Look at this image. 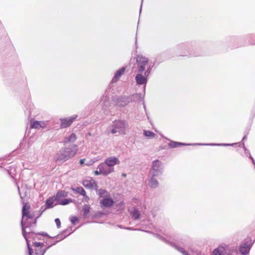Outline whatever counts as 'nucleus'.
<instances>
[{
  "mask_svg": "<svg viewBox=\"0 0 255 255\" xmlns=\"http://www.w3.org/2000/svg\"><path fill=\"white\" fill-rule=\"evenodd\" d=\"M29 205L24 204L22 207V217L21 225L23 236L26 238H27V236L26 235V229L35 225L36 223V219H34V216L33 214L29 212Z\"/></svg>",
  "mask_w": 255,
  "mask_h": 255,
  "instance_id": "nucleus-1",
  "label": "nucleus"
},
{
  "mask_svg": "<svg viewBox=\"0 0 255 255\" xmlns=\"http://www.w3.org/2000/svg\"><path fill=\"white\" fill-rule=\"evenodd\" d=\"M77 147L75 145H71L67 148L61 149L57 153L56 159L57 160L65 161L74 156L77 151Z\"/></svg>",
  "mask_w": 255,
  "mask_h": 255,
  "instance_id": "nucleus-2",
  "label": "nucleus"
},
{
  "mask_svg": "<svg viewBox=\"0 0 255 255\" xmlns=\"http://www.w3.org/2000/svg\"><path fill=\"white\" fill-rule=\"evenodd\" d=\"M128 123L124 120H115L112 122L109 130L112 134H126Z\"/></svg>",
  "mask_w": 255,
  "mask_h": 255,
  "instance_id": "nucleus-3",
  "label": "nucleus"
},
{
  "mask_svg": "<svg viewBox=\"0 0 255 255\" xmlns=\"http://www.w3.org/2000/svg\"><path fill=\"white\" fill-rule=\"evenodd\" d=\"M137 71L144 73L145 75H148L150 72V66L148 65V59L144 56L138 55L136 57Z\"/></svg>",
  "mask_w": 255,
  "mask_h": 255,
  "instance_id": "nucleus-4",
  "label": "nucleus"
},
{
  "mask_svg": "<svg viewBox=\"0 0 255 255\" xmlns=\"http://www.w3.org/2000/svg\"><path fill=\"white\" fill-rule=\"evenodd\" d=\"M163 172L162 163L158 160L152 161L149 175L150 176L155 177L160 175Z\"/></svg>",
  "mask_w": 255,
  "mask_h": 255,
  "instance_id": "nucleus-5",
  "label": "nucleus"
},
{
  "mask_svg": "<svg viewBox=\"0 0 255 255\" xmlns=\"http://www.w3.org/2000/svg\"><path fill=\"white\" fill-rule=\"evenodd\" d=\"M97 169L100 170L104 175H107L114 171V168L109 167L105 162L99 164Z\"/></svg>",
  "mask_w": 255,
  "mask_h": 255,
  "instance_id": "nucleus-6",
  "label": "nucleus"
},
{
  "mask_svg": "<svg viewBox=\"0 0 255 255\" xmlns=\"http://www.w3.org/2000/svg\"><path fill=\"white\" fill-rule=\"evenodd\" d=\"M47 126V122L34 121L30 122V127L32 128L43 129L45 128Z\"/></svg>",
  "mask_w": 255,
  "mask_h": 255,
  "instance_id": "nucleus-7",
  "label": "nucleus"
},
{
  "mask_svg": "<svg viewBox=\"0 0 255 255\" xmlns=\"http://www.w3.org/2000/svg\"><path fill=\"white\" fill-rule=\"evenodd\" d=\"M83 185L85 188L88 189H97L98 188L95 181L91 178L84 180L83 181Z\"/></svg>",
  "mask_w": 255,
  "mask_h": 255,
  "instance_id": "nucleus-8",
  "label": "nucleus"
},
{
  "mask_svg": "<svg viewBox=\"0 0 255 255\" xmlns=\"http://www.w3.org/2000/svg\"><path fill=\"white\" fill-rule=\"evenodd\" d=\"M139 73L136 74L135 80L136 84L138 85L145 84L147 82L146 77L148 75H145L144 73Z\"/></svg>",
  "mask_w": 255,
  "mask_h": 255,
  "instance_id": "nucleus-9",
  "label": "nucleus"
},
{
  "mask_svg": "<svg viewBox=\"0 0 255 255\" xmlns=\"http://www.w3.org/2000/svg\"><path fill=\"white\" fill-rule=\"evenodd\" d=\"M26 235L27 236V238H24L27 243V246L29 251V255H33V252L32 249L29 246V239H33V240L35 239L36 235L33 233V232H31L30 231H27L26 230Z\"/></svg>",
  "mask_w": 255,
  "mask_h": 255,
  "instance_id": "nucleus-10",
  "label": "nucleus"
},
{
  "mask_svg": "<svg viewBox=\"0 0 255 255\" xmlns=\"http://www.w3.org/2000/svg\"><path fill=\"white\" fill-rule=\"evenodd\" d=\"M76 118V116L68 119H61V128H66L70 126Z\"/></svg>",
  "mask_w": 255,
  "mask_h": 255,
  "instance_id": "nucleus-11",
  "label": "nucleus"
},
{
  "mask_svg": "<svg viewBox=\"0 0 255 255\" xmlns=\"http://www.w3.org/2000/svg\"><path fill=\"white\" fill-rule=\"evenodd\" d=\"M104 162L109 167L113 168L114 166L120 163V161L118 158L112 156L107 158Z\"/></svg>",
  "mask_w": 255,
  "mask_h": 255,
  "instance_id": "nucleus-12",
  "label": "nucleus"
},
{
  "mask_svg": "<svg viewBox=\"0 0 255 255\" xmlns=\"http://www.w3.org/2000/svg\"><path fill=\"white\" fill-rule=\"evenodd\" d=\"M56 204H58V201L55 196L49 198L47 200L46 202V206L47 208H52Z\"/></svg>",
  "mask_w": 255,
  "mask_h": 255,
  "instance_id": "nucleus-13",
  "label": "nucleus"
},
{
  "mask_svg": "<svg viewBox=\"0 0 255 255\" xmlns=\"http://www.w3.org/2000/svg\"><path fill=\"white\" fill-rule=\"evenodd\" d=\"M250 246L247 243H244L240 246V251L242 255H247L250 250Z\"/></svg>",
  "mask_w": 255,
  "mask_h": 255,
  "instance_id": "nucleus-14",
  "label": "nucleus"
},
{
  "mask_svg": "<svg viewBox=\"0 0 255 255\" xmlns=\"http://www.w3.org/2000/svg\"><path fill=\"white\" fill-rule=\"evenodd\" d=\"M100 203L105 207H110L114 204V201L110 198L106 197L101 201Z\"/></svg>",
  "mask_w": 255,
  "mask_h": 255,
  "instance_id": "nucleus-15",
  "label": "nucleus"
},
{
  "mask_svg": "<svg viewBox=\"0 0 255 255\" xmlns=\"http://www.w3.org/2000/svg\"><path fill=\"white\" fill-rule=\"evenodd\" d=\"M125 71V68H122L120 69V70H118L114 76V77L113 78L112 82L113 83L117 82L119 79H120V77L124 73V72Z\"/></svg>",
  "mask_w": 255,
  "mask_h": 255,
  "instance_id": "nucleus-16",
  "label": "nucleus"
},
{
  "mask_svg": "<svg viewBox=\"0 0 255 255\" xmlns=\"http://www.w3.org/2000/svg\"><path fill=\"white\" fill-rule=\"evenodd\" d=\"M225 249L223 247H219L215 249L213 252V255H223L224 254Z\"/></svg>",
  "mask_w": 255,
  "mask_h": 255,
  "instance_id": "nucleus-17",
  "label": "nucleus"
},
{
  "mask_svg": "<svg viewBox=\"0 0 255 255\" xmlns=\"http://www.w3.org/2000/svg\"><path fill=\"white\" fill-rule=\"evenodd\" d=\"M154 177L151 176L149 181V185L150 187L155 188L158 186V182L154 178Z\"/></svg>",
  "mask_w": 255,
  "mask_h": 255,
  "instance_id": "nucleus-18",
  "label": "nucleus"
},
{
  "mask_svg": "<svg viewBox=\"0 0 255 255\" xmlns=\"http://www.w3.org/2000/svg\"><path fill=\"white\" fill-rule=\"evenodd\" d=\"M97 190V193L98 194L100 197H108L109 193L105 189H101L99 190L96 189Z\"/></svg>",
  "mask_w": 255,
  "mask_h": 255,
  "instance_id": "nucleus-19",
  "label": "nucleus"
},
{
  "mask_svg": "<svg viewBox=\"0 0 255 255\" xmlns=\"http://www.w3.org/2000/svg\"><path fill=\"white\" fill-rule=\"evenodd\" d=\"M68 195V193L67 192L65 191H59L57 192V193L56 194V196H55L58 202L59 201V200H60V198H62V197H67Z\"/></svg>",
  "mask_w": 255,
  "mask_h": 255,
  "instance_id": "nucleus-20",
  "label": "nucleus"
},
{
  "mask_svg": "<svg viewBox=\"0 0 255 255\" xmlns=\"http://www.w3.org/2000/svg\"><path fill=\"white\" fill-rule=\"evenodd\" d=\"M90 206L88 205H85L83 208V217L84 218H87L88 216V215L90 211Z\"/></svg>",
  "mask_w": 255,
  "mask_h": 255,
  "instance_id": "nucleus-21",
  "label": "nucleus"
},
{
  "mask_svg": "<svg viewBox=\"0 0 255 255\" xmlns=\"http://www.w3.org/2000/svg\"><path fill=\"white\" fill-rule=\"evenodd\" d=\"M76 140V136L75 134L72 133L69 136L65 137L64 142L68 143L69 142H73Z\"/></svg>",
  "mask_w": 255,
  "mask_h": 255,
  "instance_id": "nucleus-22",
  "label": "nucleus"
},
{
  "mask_svg": "<svg viewBox=\"0 0 255 255\" xmlns=\"http://www.w3.org/2000/svg\"><path fill=\"white\" fill-rule=\"evenodd\" d=\"M140 212L136 209H134L133 211L131 213L132 218L134 220H137L140 217Z\"/></svg>",
  "mask_w": 255,
  "mask_h": 255,
  "instance_id": "nucleus-23",
  "label": "nucleus"
},
{
  "mask_svg": "<svg viewBox=\"0 0 255 255\" xmlns=\"http://www.w3.org/2000/svg\"><path fill=\"white\" fill-rule=\"evenodd\" d=\"M144 135L150 138H154L155 137V134L152 131H151L150 130H144L143 131Z\"/></svg>",
  "mask_w": 255,
  "mask_h": 255,
  "instance_id": "nucleus-24",
  "label": "nucleus"
},
{
  "mask_svg": "<svg viewBox=\"0 0 255 255\" xmlns=\"http://www.w3.org/2000/svg\"><path fill=\"white\" fill-rule=\"evenodd\" d=\"M72 202V200L71 199H65L62 201L59 200L58 202V204L62 205H66Z\"/></svg>",
  "mask_w": 255,
  "mask_h": 255,
  "instance_id": "nucleus-25",
  "label": "nucleus"
},
{
  "mask_svg": "<svg viewBox=\"0 0 255 255\" xmlns=\"http://www.w3.org/2000/svg\"><path fill=\"white\" fill-rule=\"evenodd\" d=\"M73 190L74 191H75L76 192H77V193H80V194H81L82 195H85V194H86V192L84 190V189L81 187H77L76 189H73Z\"/></svg>",
  "mask_w": 255,
  "mask_h": 255,
  "instance_id": "nucleus-26",
  "label": "nucleus"
},
{
  "mask_svg": "<svg viewBox=\"0 0 255 255\" xmlns=\"http://www.w3.org/2000/svg\"><path fill=\"white\" fill-rule=\"evenodd\" d=\"M175 248L178 251H179L183 255H190L183 248H179L176 246H175Z\"/></svg>",
  "mask_w": 255,
  "mask_h": 255,
  "instance_id": "nucleus-27",
  "label": "nucleus"
},
{
  "mask_svg": "<svg viewBox=\"0 0 255 255\" xmlns=\"http://www.w3.org/2000/svg\"><path fill=\"white\" fill-rule=\"evenodd\" d=\"M180 145H185V144L181 142H172L170 143V145L171 147L175 148L178 147Z\"/></svg>",
  "mask_w": 255,
  "mask_h": 255,
  "instance_id": "nucleus-28",
  "label": "nucleus"
},
{
  "mask_svg": "<svg viewBox=\"0 0 255 255\" xmlns=\"http://www.w3.org/2000/svg\"><path fill=\"white\" fill-rule=\"evenodd\" d=\"M46 251V249L35 250V254H41V255H43Z\"/></svg>",
  "mask_w": 255,
  "mask_h": 255,
  "instance_id": "nucleus-29",
  "label": "nucleus"
},
{
  "mask_svg": "<svg viewBox=\"0 0 255 255\" xmlns=\"http://www.w3.org/2000/svg\"><path fill=\"white\" fill-rule=\"evenodd\" d=\"M33 243V246L34 247H37V248H41L42 246H44V244L43 243H39V242H35L34 243Z\"/></svg>",
  "mask_w": 255,
  "mask_h": 255,
  "instance_id": "nucleus-30",
  "label": "nucleus"
},
{
  "mask_svg": "<svg viewBox=\"0 0 255 255\" xmlns=\"http://www.w3.org/2000/svg\"><path fill=\"white\" fill-rule=\"evenodd\" d=\"M78 220L77 217L75 216L71 217L70 218V221L73 224H75L76 222Z\"/></svg>",
  "mask_w": 255,
  "mask_h": 255,
  "instance_id": "nucleus-31",
  "label": "nucleus"
},
{
  "mask_svg": "<svg viewBox=\"0 0 255 255\" xmlns=\"http://www.w3.org/2000/svg\"><path fill=\"white\" fill-rule=\"evenodd\" d=\"M55 222L57 225V228H60L61 225V222L60 220L58 218H57L55 220Z\"/></svg>",
  "mask_w": 255,
  "mask_h": 255,
  "instance_id": "nucleus-32",
  "label": "nucleus"
},
{
  "mask_svg": "<svg viewBox=\"0 0 255 255\" xmlns=\"http://www.w3.org/2000/svg\"><path fill=\"white\" fill-rule=\"evenodd\" d=\"M83 200L85 202H88L89 200V198L88 196H87L86 194H85V195H83Z\"/></svg>",
  "mask_w": 255,
  "mask_h": 255,
  "instance_id": "nucleus-33",
  "label": "nucleus"
},
{
  "mask_svg": "<svg viewBox=\"0 0 255 255\" xmlns=\"http://www.w3.org/2000/svg\"><path fill=\"white\" fill-rule=\"evenodd\" d=\"M233 144H226V143H224V144H217L218 145H224V146H229V145H232ZM209 145H216V144H210Z\"/></svg>",
  "mask_w": 255,
  "mask_h": 255,
  "instance_id": "nucleus-34",
  "label": "nucleus"
},
{
  "mask_svg": "<svg viewBox=\"0 0 255 255\" xmlns=\"http://www.w3.org/2000/svg\"><path fill=\"white\" fill-rule=\"evenodd\" d=\"M94 173L96 175H100V174H102V173L101 172V170H97L96 171H94Z\"/></svg>",
  "mask_w": 255,
  "mask_h": 255,
  "instance_id": "nucleus-35",
  "label": "nucleus"
},
{
  "mask_svg": "<svg viewBox=\"0 0 255 255\" xmlns=\"http://www.w3.org/2000/svg\"><path fill=\"white\" fill-rule=\"evenodd\" d=\"M85 160L84 159H81V160H80V164H82H82H84V163H85Z\"/></svg>",
  "mask_w": 255,
  "mask_h": 255,
  "instance_id": "nucleus-36",
  "label": "nucleus"
},
{
  "mask_svg": "<svg viewBox=\"0 0 255 255\" xmlns=\"http://www.w3.org/2000/svg\"><path fill=\"white\" fill-rule=\"evenodd\" d=\"M102 99H104L105 100H107V97H106V96H103V98H102Z\"/></svg>",
  "mask_w": 255,
  "mask_h": 255,
  "instance_id": "nucleus-37",
  "label": "nucleus"
},
{
  "mask_svg": "<svg viewBox=\"0 0 255 255\" xmlns=\"http://www.w3.org/2000/svg\"><path fill=\"white\" fill-rule=\"evenodd\" d=\"M126 105V103H124V104H120V106H125Z\"/></svg>",
  "mask_w": 255,
  "mask_h": 255,
  "instance_id": "nucleus-38",
  "label": "nucleus"
},
{
  "mask_svg": "<svg viewBox=\"0 0 255 255\" xmlns=\"http://www.w3.org/2000/svg\"><path fill=\"white\" fill-rule=\"evenodd\" d=\"M249 157L252 160L253 157L251 156V155L250 154Z\"/></svg>",
  "mask_w": 255,
  "mask_h": 255,
  "instance_id": "nucleus-39",
  "label": "nucleus"
},
{
  "mask_svg": "<svg viewBox=\"0 0 255 255\" xmlns=\"http://www.w3.org/2000/svg\"><path fill=\"white\" fill-rule=\"evenodd\" d=\"M41 235H42L43 236H47V234L46 233L44 234L43 233Z\"/></svg>",
  "mask_w": 255,
  "mask_h": 255,
  "instance_id": "nucleus-40",
  "label": "nucleus"
},
{
  "mask_svg": "<svg viewBox=\"0 0 255 255\" xmlns=\"http://www.w3.org/2000/svg\"><path fill=\"white\" fill-rule=\"evenodd\" d=\"M246 137L247 136H245L243 138V140H245V139H246Z\"/></svg>",
  "mask_w": 255,
  "mask_h": 255,
  "instance_id": "nucleus-41",
  "label": "nucleus"
},
{
  "mask_svg": "<svg viewBox=\"0 0 255 255\" xmlns=\"http://www.w3.org/2000/svg\"><path fill=\"white\" fill-rule=\"evenodd\" d=\"M142 6V4H141V6ZM140 8H141V7H140ZM141 9H140V12L141 11Z\"/></svg>",
  "mask_w": 255,
  "mask_h": 255,
  "instance_id": "nucleus-42",
  "label": "nucleus"
},
{
  "mask_svg": "<svg viewBox=\"0 0 255 255\" xmlns=\"http://www.w3.org/2000/svg\"><path fill=\"white\" fill-rule=\"evenodd\" d=\"M123 175L126 176V174H123Z\"/></svg>",
  "mask_w": 255,
  "mask_h": 255,
  "instance_id": "nucleus-43",
  "label": "nucleus"
},
{
  "mask_svg": "<svg viewBox=\"0 0 255 255\" xmlns=\"http://www.w3.org/2000/svg\"><path fill=\"white\" fill-rule=\"evenodd\" d=\"M127 229L130 230V228H128Z\"/></svg>",
  "mask_w": 255,
  "mask_h": 255,
  "instance_id": "nucleus-44",
  "label": "nucleus"
}]
</instances>
